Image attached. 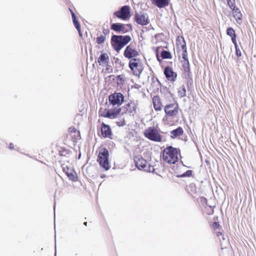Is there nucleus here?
I'll use <instances>...</instances> for the list:
<instances>
[{
    "label": "nucleus",
    "instance_id": "obj_37",
    "mask_svg": "<svg viewBox=\"0 0 256 256\" xmlns=\"http://www.w3.org/2000/svg\"><path fill=\"white\" fill-rule=\"evenodd\" d=\"M110 32V30L108 28H106V29H104L103 30V31H102V32L104 34V36H106V34H108Z\"/></svg>",
    "mask_w": 256,
    "mask_h": 256
},
{
    "label": "nucleus",
    "instance_id": "obj_43",
    "mask_svg": "<svg viewBox=\"0 0 256 256\" xmlns=\"http://www.w3.org/2000/svg\"><path fill=\"white\" fill-rule=\"evenodd\" d=\"M78 32V34L80 36V37H82V33L81 32V30H80V29H76Z\"/></svg>",
    "mask_w": 256,
    "mask_h": 256
},
{
    "label": "nucleus",
    "instance_id": "obj_9",
    "mask_svg": "<svg viewBox=\"0 0 256 256\" xmlns=\"http://www.w3.org/2000/svg\"><path fill=\"white\" fill-rule=\"evenodd\" d=\"M128 28H126V26L121 23H114L111 25V29L118 33L125 34L132 30V26L130 24H127L126 26Z\"/></svg>",
    "mask_w": 256,
    "mask_h": 256
},
{
    "label": "nucleus",
    "instance_id": "obj_12",
    "mask_svg": "<svg viewBox=\"0 0 256 256\" xmlns=\"http://www.w3.org/2000/svg\"><path fill=\"white\" fill-rule=\"evenodd\" d=\"M138 55V52L136 50L132 48V46L131 44L126 47L124 52V56L125 58L131 60L136 58V57Z\"/></svg>",
    "mask_w": 256,
    "mask_h": 256
},
{
    "label": "nucleus",
    "instance_id": "obj_22",
    "mask_svg": "<svg viewBox=\"0 0 256 256\" xmlns=\"http://www.w3.org/2000/svg\"><path fill=\"white\" fill-rule=\"evenodd\" d=\"M161 56L163 59H169L172 58L170 52L166 50H162V51Z\"/></svg>",
    "mask_w": 256,
    "mask_h": 256
},
{
    "label": "nucleus",
    "instance_id": "obj_13",
    "mask_svg": "<svg viewBox=\"0 0 256 256\" xmlns=\"http://www.w3.org/2000/svg\"><path fill=\"white\" fill-rule=\"evenodd\" d=\"M178 106L176 104H171L166 106L164 111L166 115L170 116H176L178 113Z\"/></svg>",
    "mask_w": 256,
    "mask_h": 256
},
{
    "label": "nucleus",
    "instance_id": "obj_46",
    "mask_svg": "<svg viewBox=\"0 0 256 256\" xmlns=\"http://www.w3.org/2000/svg\"><path fill=\"white\" fill-rule=\"evenodd\" d=\"M63 169H64V172L66 173V174L68 176V174H69L70 172H68V170L66 171L65 169H64V168H63Z\"/></svg>",
    "mask_w": 256,
    "mask_h": 256
},
{
    "label": "nucleus",
    "instance_id": "obj_23",
    "mask_svg": "<svg viewBox=\"0 0 256 256\" xmlns=\"http://www.w3.org/2000/svg\"><path fill=\"white\" fill-rule=\"evenodd\" d=\"M178 96L180 98L184 97L186 96V89L184 86H182L178 91Z\"/></svg>",
    "mask_w": 256,
    "mask_h": 256
},
{
    "label": "nucleus",
    "instance_id": "obj_24",
    "mask_svg": "<svg viewBox=\"0 0 256 256\" xmlns=\"http://www.w3.org/2000/svg\"><path fill=\"white\" fill-rule=\"evenodd\" d=\"M68 176L69 179L72 182H76L78 180V176H76V174L74 172H70L69 174H68Z\"/></svg>",
    "mask_w": 256,
    "mask_h": 256
},
{
    "label": "nucleus",
    "instance_id": "obj_14",
    "mask_svg": "<svg viewBox=\"0 0 256 256\" xmlns=\"http://www.w3.org/2000/svg\"><path fill=\"white\" fill-rule=\"evenodd\" d=\"M122 109L118 108L114 110H104L102 114V116L104 118H114L120 113Z\"/></svg>",
    "mask_w": 256,
    "mask_h": 256
},
{
    "label": "nucleus",
    "instance_id": "obj_8",
    "mask_svg": "<svg viewBox=\"0 0 256 256\" xmlns=\"http://www.w3.org/2000/svg\"><path fill=\"white\" fill-rule=\"evenodd\" d=\"M124 97L121 92H115L108 96L109 102L113 106H119L124 102Z\"/></svg>",
    "mask_w": 256,
    "mask_h": 256
},
{
    "label": "nucleus",
    "instance_id": "obj_1",
    "mask_svg": "<svg viewBox=\"0 0 256 256\" xmlns=\"http://www.w3.org/2000/svg\"><path fill=\"white\" fill-rule=\"evenodd\" d=\"M132 40L130 36L112 35L111 38V44L113 48L118 52Z\"/></svg>",
    "mask_w": 256,
    "mask_h": 256
},
{
    "label": "nucleus",
    "instance_id": "obj_15",
    "mask_svg": "<svg viewBox=\"0 0 256 256\" xmlns=\"http://www.w3.org/2000/svg\"><path fill=\"white\" fill-rule=\"evenodd\" d=\"M164 74L166 78L170 81L174 82L177 76L176 72H174L172 68L166 66L164 70Z\"/></svg>",
    "mask_w": 256,
    "mask_h": 256
},
{
    "label": "nucleus",
    "instance_id": "obj_36",
    "mask_svg": "<svg viewBox=\"0 0 256 256\" xmlns=\"http://www.w3.org/2000/svg\"><path fill=\"white\" fill-rule=\"evenodd\" d=\"M190 188H191V191L193 192V193H195L196 192V186L194 185V184H190Z\"/></svg>",
    "mask_w": 256,
    "mask_h": 256
},
{
    "label": "nucleus",
    "instance_id": "obj_34",
    "mask_svg": "<svg viewBox=\"0 0 256 256\" xmlns=\"http://www.w3.org/2000/svg\"><path fill=\"white\" fill-rule=\"evenodd\" d=\"M183 44L181 46L182 49L183 50V52H184L185 50H186V43L183 39Z\"/></svg>",
    "mask_w": 256,
    "mask_h": 256
},
{
    "label": "nucleus",
    "instance_id": "obj_49",
    "mask_svg": "<svg viewBox=\"0 0 256 256\" xmlns=\"http://www.w3.org/2000/svg\"><path fill=\"white\" fill-rule=\"evenodd\" d=\"M84 225H85L86 226H87V222H84Z\"/></svg>",
    "mask_w": 256,
    "mask_h": 256
},
{
    "label": "nucleus",
    "instance_id": "obj_19",
    "mask_svg": "<svg viewBox=\"0 0 256 256\" xmlns=\"http://www.w3.org/2000/svg\"><path fill=\"white\" fill-rule=\"evenodd\" d=\"M184 130L180 126L178 127L177 128L174 129L170 132V137L172 138H174L182 134Z\"/></svg>",
    "mask_w": 256,
    "mask_h": 256
},
{
    "label": "nucleus",
    "instance_id": "obj_16",
    "mask_svg": "<svg viewBox=\"0 0 256 256\" xmlns=\"http://www.w3.org/2000/svg\"><path fill=\"white\" fill-rule=\"evenodd\" d=\"M102 136L104 138H110L112 135L111 128L108 125L102 123L101 127Z\"/></svg>",
    "mask_w": 256,
    "mask_h": 256
},
{
    "label": "nucleus",
    "instance_id": "obj_39",
    "mask_svg": "<svg viewBox=\"0 0 256 256\" xmlns=\"http://www.w3.org/2000/svg\"><path fill=\"white\" fill-rule=\"evenodd\" d=\"M117 124L119 126H123L125 124V122L124 120L122 122H120H120H117Z\"/></svg>",
    "mask_w": 256,
    "mask_h": 256
},
{
    "label": "nucleus",
    "instance_id": "obj_41",
    "mask_svg": "<svg viewBox=\"0 0 256 256\" xmlns=\"http://www.w3.org/2000/svg\"><path fill=\"white\" fill-rule=\"evenodd\" d=\"M9 148L10 150H14V145L12 143H10L9 146Z\"/></svg>",
    "mask_w": 256,
    "mask_h": 256
},
{
    "label": "nucleus",
    "instance_id": "obj_18",
    "mask_svg": "<svg viewBox=\"0 0 256 256\" xmlns=\"http://www.w3.org/2000/svg\"><path fill=\"white\" fill-rule=\"evenodd\" d=\"M152 102L154 104V107L156 110H160L162 109V104L161 100L159 96H154L152 98Z\"/></svg>",
    "mask_w": 256,
    "mask_h": 256
},
{
    "label": "nucleus",
    "instance_id": "obj_10",
    "mask_svg": "<svg viewBox=\"0 0 256 256\" xmlns=\"http://www.w3.org/2000/svg\"><path fill=\"white\" fill-rule=\"evenodd\" d=\"M124 112L122 113H128L130 116H134L136 114L138 103L134 101H130L124 105L123 108Z\"/></svg>",
    "mask_w": 256,
    "mask_h": 256
},
{
    "label": "nucleus",
    "instance_id": "obj_29",
    "mask_svg": "<svg viewBox=\"0 0 256 256\" xmlns=\"http://www.w3.org/2000/svg\"><path fill=\"white\" fill-rule=\"evenodd\" d=\"M227 2L228 6L231 10L236 7L235 5V0H227Z\"/></svg>",
    "mask_w": 256,
    "mask_h": 256
},
{
    "label": "nucleus",
    "instance_id": "obj_47",
    "mask_svg": "<svg viewBox=\"0 0 256 256\" xmlns=\"http://www.w3.org/2000/svg\"><path fill=\"white\" fill-rule=\"evenodd\" d=\"M63 152H65L66 154H68L69 153V151L68 150H64Z\"/></svg>",
    "mask_w": 256,
    "mask_h": 256
},
{
    "label": "nucleus",
    "instance_id": "obj_26",
    "mask_svg": "<svg viewBox=\"0 0 256 256\" xmlns=\"http://www.w3.org/2000/svg\"><path fill=\"white\" fill-rule=\"evenodd\" d=\"M106 40V36H104L100 35L96 38V42L98 44L104 43Z\"/></svg>",
    "mask_w": 256,
    "mask_h": 256
},
{
    "label": "nucleus",
    "instance_id": "obj_38",
    "mask_svg": "<svg viewBox=\"0 0 256 256\" xmlns=\"http://www.w3.org/2000/svg\"><path fill=\"white\" fill-rule=\"evenodd\" d=\"M227 236H225L224 234L222 236V240L220 239V241L221 242H224V241L226 240Z\"/></svg>",
    "mask_w": 256,
    "mask_h": 256
},
{
    "label": "nucleus",
    "instance_id": "obj_6",
    "mask_svg": "<svg viewBox=\"0 0 256 256\" xmlns=\"http://www.w3.org/2000/svg\"><path fill=\"white\" fill-rule=\"evenodd\" d=\"M144 136L152 141L160 142L162 141V136L158 133L156 128L154 127H150L144 132Z\"/></svg>",
    "mask_w": 256,
    "mask_h": 256
},
{
    "label": "nucleus",
    "instance_id": "obj_20",
    "mask_svg": "<svg viewBox=\"0 0 256 256\" xmlns=\"http://www.w3.org/2000/svg\"><path fill=\"white\" fill-rule=\"evenodd\" d=\"M233 12V16L236 19L237 22L239 23V21L242 20V14L240 10L238 8L236 7L234 8L232 10Z\"/></svg>",
    "mask_w": 256,
    "mask_h": 256
},
{
    "label": "nucleus",
    "instance_id": "obj_21",
    "mask_svg": "<svg viewBox=\"0 0 256 256\" xmlns=\"http://www.w3.org/2000/svg\"><path fill=\"white\" fill-rule=\"evenodd\" d=\"M100 65L107 64L108 62V56L106 54H102L98 60Z\"/></svg>",
    "mask_w": 256,
    "mask_h": 256
},
{
    "label": "nucleus",
    "instance_id": "obj_5",
    "mask_svg": "<svg viewBox=\"0 0 256 256\" xmlns=\"http://www.w3.org/2000/svg\"><path fill=\"white\" fill-rule=\"evenodd\" d=\"M128 66L133 74L136 76H139L144 70L142 62L139 58H134L130 60Z\"/></svg>",
    "mask_w": 256,
    "mask_h": 256
},
{
    "label": "nucleus",
    "instance_id": "obj_45",
    "mask_svg": "<svg viewBox=\"0 0 256 256\" xmlns=\"http://www.w3.org/2000/svg\"><path fill=\"white\" fill-rule=\"evenodd\" d=\"M122 75H118L117 78L118 80H122Z\"/></svg>",
    "mask_w": 256,
    "mask_h": 256
},
{
    "label": "nucleus",
    "instance_id": "obj_11",
    "mask_svg": "<svg viewBox=\"0 0 256 256\" xmlns=\"http://www.w3.org/2000/svg\"><path fill=\"white\" fill-rule=\"evenodd\" d=\"M134 20L136 23L142 26H146L150 22L148 16L146 13L136 12Z\"/></svg>",
    "mask_w": 256,
    "mask_h": 256
},
{
    "label": "nucleus",
    "instance_id": "obj_44",
    "mask_svg": "<svg viewBox=\"0 0 256 256\" xmlns=\"http://www.w3.org/2000/svg\"><path fill=\"white\" fill-rule=\"evenodd\" d=\"M222 233L221 232H216V236H222Z\"/></svg>",
    "mask_w": 256,
    "mask_h": 256
},
{
    "label": "nucleus",
    "instance_id": "obj_33",
    "mask_svg": "<svg viewBox=\"0 0 256 256\" xmlns=\"http://www.w3.org/2000/svg\"><path fill=\"white\" fill-rule=\"evenodd\" d=\"M236 48V54L238 57H240L242 55L241 51L240 50L238 45L237 46L236 48Z\"/></svg>",
    "mask_w": 256,
    "mask_h": 256
},
{
    "label": "nucleus",
    "instance_id": "obj_17",
    "mask_svg": "<svg viewBox=\"0 0 256 256\" xmlns=\"http://www.w3.org/2000/svg\"><path fill=\"white\" fill-rule=\"evenodd\" d=\"M152 4L158 8H162L169 4V0H151Z\"/></svg>",
    "mask_w": 256,
    "mask_h": 256
},
{
    "label": "nucleus",
    "instance_id": "obj_35",
    "mask_svg": "<svg viewBox=\"0 0 256 256\" xmlns=\"http://www.w3.org/2000/svg\"><path fill=\"white\" fill-rule=\"evenodd\" d=\"M220 226V225L218 222H214L212 224V227L214 228H218Z\"/></svg>",
    "mask_w": 256,
    "mask_h": 256
},
{
    "label": "nucleus",
    "instance_id": "obj_3",
    "mask_svg": "<svg viewBox=\"0 0 256 256\" xmlns=\"http://www.w3.org/2000/svg\"><path fill=\"white\" fill-rule=\"evenodd\" d=\"M134 162L136 166L140 170L150 172H154L155 170L154 166L148 164L146 161L141 156H136Z\"/></svg>",
    "mask_w": 256,
    "mask_h": 256
},
{
    "label": "nucleus",
    "instance_id": "obj_40",
    "mask_svg": "<svg viewBox=\"0 0 256 256\" xmlns=\"http://www.w3.org/2000/svg\"><path fill=\"white\" fill-rule=\"evenodd\" d=\"M69 10H70V14H72V18H73V16H76V14H74V12H73V11H72V10L70 8H69Z\"/></svg>",
    "mask_w": 256,
    "mask_h": 256
},
{
    "label": "nucleus",
    "instance_id": "obj_51",
    "mask_svg": "<svg viewBox=\"0 0 256 256\" xmlns=\"http://www.w3.org/2000/svg\"><path fill=\"white\" fill-rule=\"evenodd\" d=\"M55 249L56 250V245H55ZM54 255L56 256V252H55Z\"/></svg>",
    "mask_w": 256,
    "mask_h": 256
},
{
    "label": "nucleus",
    "instance_id": "obj_27",
    "mask_svg": "<svg viewBox=\"0 0 256 256\" xmlns=\"http://www.w3.org/2000/svg\"><path fill=\"white\" fill-rule=\"evenodd\" d=\"M72 22H73L74 24V26L76 27V29H80V24L78 20H77L76 17L73 16V18H72Z\"/></svg>",
    "mask_w": 256,
    "mask_h": 256
},
{
    "label": "nucleus",
    "instance_id": "obj_48",
    "mask_svg": "<svg viewBox=\"0 0 256 256\" xmlns=\"http://www.w3.org/2000/svg\"><path fill=\"white\" fill-rule=\"evenodd\" d=\"M105 176H105L104 174H102V175H101V176H100V177H101L102 178H105Z\"/></svg>",
    "mask_w": 256,
    "mask_h": 256
},
{
    "label": "nucleus",
    "instance_id": "obj_28",
    "mask_svg": "<svg viewBox=\"0 0 256 256\" xmlns=\"http://www.w3.org/2000/svg\"><path fill=\"white\" fill-rule=\"evenodd\" d=\"M226 34L230 36H232L236 34V32L232 28L230 27L226 30Z\"/></svg>",
    "mask_w": 256,
    "mask_h": 256
},
{
    "label": "nucleus",
    "instance_id": "obj_32",
    "mask_svg": "<svg viewBox=\"0 0 256 256\" xmlns=\"http://www.w3.org/2000/svg\"><path fill=\"white\" fill-rule=\"evenodd\" d=\"M230 37L232 38V41L234 45V47L236 48V46H238V44H237L236 40V34L232 36H230Z\"/></svg>",
    "mask_w": 256,
    "mask_h": 256
},
{
    "label": "nucleus",
    "instance_id": "obj_30",
    "mask_svg": "<svg viewBox=\"0 0 256 256\" xmlns=\"http://www.w3.org/2000/svg\"><path fill=\"white\" fill-rule=\"evenodd\" d=\"M192 170H188L185 172L180 176L181 178L190 177L192 175Z\"/></svg>",
    "mask_w": 256,
    "mask_h": 256
},
{
    "label": "nucleus",
    "instance_id": "obj_7",
    "mask_svg": "<svg viewBox=\"0 0 256 256\" xmlns=\"http://www.w3.org/2000/svg\"><path fill=\"white\" fill-rule=\"evenodd\" d=\"M114 15L122 20H126L130 17V7L128 6H122L120 10L114 12Z\"/></svg>",
    "mask_w": 256,
    "mask_h": 256
},
{
    "label": "nucleus",
    "instance_id": "obj_25",
    "mask_svg": "<svg viewBox=\"0 0 256 256\" xmlns=\"http://www.w3.org/2000/svg\"><path fill=\"white\" fill-rule=\"evenodd\" d=\"M182 66L185 72H189L190 71L189 62H184Z\"/></svg>",
    "mask_w": 256,
    "mask_h": 256
},
{
    "label": "nucleus",
    "instance_id": "obj_42",
    "mask_svg": "<svg viewBox=\"0 0 256 256\" xmlns=\"http://www.w3.org/2000/svg\"><path fill=\"white\" fill-rule=\"evenodd\" d=\"M210 212L208 213V214H212L214 213V210L212 208L211 206H210Z\"/></svg>",
    "mask_w": 256,
    "mask_h": 256
},
{
    "label": "nucleus",
    "instance_id": "obj_31",
    "mask_svg": "<svg viewBox=\"0 0 256 256\" xmlns=\"http://www.w3.org/2000/svg\"><path fill=\"white\" fill-rule=\"evenodd\" d=\"M182 58L184 60V62H188L187 50H185L184 52H182Z\"/></svg>",
    "mask_w": 256,
    "mask_h": 256
},
{
    "label": "nucleus",
    "instance_id": "obj_50",
    "mask_svg": "<svg viewBox=\"0 0 256 256\" xmlns=\"http://www.w3.org/2000/svg\"><path fill=\"white\" fill-rule=\"evenodd\" d=\"M204 202H207V200L206 198H204Z\"/></svg>",
    "mask_w": 256,
    "mask_h": 256
},
{
    "label": "nucleus",
    "instance_id": "obj_2",
    "mask_svg": "<svg viewBox=\"0 0 256 256\" xmlns=\"http://www.w3.org/2000/svg\"><path fill=\"white\" fill-rule=\"evenodd\" d=\"M178 151L176 148L172 146L166 148L162 152V158L170 164H174L178 160Z\"/></svg>",
    "mask_w": 256,
    "mask_h": 256
},
{
    "label": "nucleus",
    "instance_id": "obj_4",
    "mask_svg": "<svg viewBox=\"0 0 256 256\" xmlns=\"http://www.w3.org/2000/svg\"><path fill=\"white\" fill-rule=\"evenodd\" d=\"M108 156L109 152L106 148H102L100 151L98 161L100 166L106 170H108L110 168Z\"/></svg>",
    "mask_w": 256,
    "mask_h": 256
}]
</instances>
